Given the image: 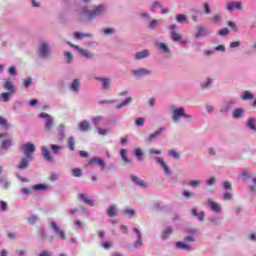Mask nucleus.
<instances>
[{"instance_id": "1", "label": "nucleus", "mask_w": 256, "mask_h": 256, "mask_svg": "<svg viewBox=\"0 0 256 256\" xmlns=\"http://www.w3.org/2000/svg\"><path fill=\"white\" fill-rule=\"evenodd\" d=\"M82 15H86L88 19H95L97 15H102V13H105V6L98 5L95 7L94 11H89L86 8H83L81 11Z\"/></svg>"}, {"instance_id": "2", "label": "nucleus", "mask_w": 256, "mask_h": 256, "mask_svg": "<svg viewBox=\"0 0 256 256\" xmlns=\"http://www.w3.org/2000/svg\"><path fill=\"white\" fill-rule=\"evenodd\" d=\"M20 149L24 153V155H26V157H31V155H33V153H35V144H33L31 142L24 143L20 147Z\"/></svg>"}, {"instance_id": "3", "label": "nucleus", "mask_w": 256, "mask_h": 256, "mask_svg": "<svg viewBox=\"0 0 256 256\" xmlns=\"http://www.w3.org/2000/svg\"><path fill=\"white\" fill-rule=\"evenodd\" d=\"M40 119H45V131H51V129H53V118L51 117V115L42 112L39 115Z\"/></svg>"}, {"instance_id": "4", "label": "nucleus", "mask_w": 256, "mask_h": 256, "mask_svg": "<svg viewBox=\"0 0 256 256\" xmlns=\"http://www.w3.org/2000/svg\"><path fill=\"white\" fill-rule=\"evenodd\" d=\"M68 45H70V47L73 49H76V51H78L82 57H85L86 59H93V54L89 52V50L83 49L71 42H68Z\"/></svg>"}, {"instance_id": "5", "label": "nucleus", "mask_w": 256, "mask_h": 256, "mask_svg": "<svg viewBox=\"0 0 256 256\" xmlns=\"http://www.w3.org/2000/svg\"><path fill=\"white\" fill-rule=\"evenodd\" d=\"M180 117H186L187 119H191V115L185 114V109H183V107H179L178 109H175L173 111L172 118L174 121H179Z\"/></svg>"}, {"instance_id": "6", "label": "nucleus", "mask_w": 256, "mask_h": 256, "mask_svg": "<svg viewBox=\"0 0 256 256\" xmlns=\"http://www.w3.org/2000/svg\"><path fill=\"white\" fill-rule=\"evenodd\" d=\"M95 165H98V167H101V169H105L107 167V164H105V161H103L101 158L90 159L86 164V167H93Z\"/></svg>"}, {"instance_id": "7", "label": "nucleus", "mask_w": 256, "mask_h": 256, "mask_svg": "<svg viewBox=\"0 0 256 256\" xmlns=\"http://www.w3.org/2000/svg\"><path fill=\"white\" fill-rule=\"evenodd\" d=\"M169 29L172 35V41H181V37L183 36L177 32V29H179V26H177V24H173L169 26Z\"/></svg>"}, {"instance_id": "8", "label": "nucleus", "mask_w": 256, "mask_h": 256, "mask_svg": "<svg viewBox=\"0 0 256 256\" xmlns=\"http://www.w3.org/2000/svg\"><path fill=\"white\" fill-rule=\"evenodd\" d=\"M132 231L137 235V241L134 242V249H139L143 245V238L141 237V232L137 228H133Z\"/></svg>"}, {"instance_id": "9", "label": "nucleus", "mask_w": 256, "mask_h": 256, "mask_svg": "<svg viewBox=\"0 0 256 256\" xmlns=\"http://www.w3.org/2000/svg\"><path fill=\"white\" fill-rule=\"evenodd\" d=\"M49 45L47 44V42H43L42 45L39 48V55L40 57H49Z\"/></svg>"}, {"instance_id": "10", "label": "nucleus", "mask_w": 256, "mask_h": 256, "mask_svg": "<svg viewBox=\"0 0 256 256\" xmlns=\"http://www.w3.org/2000/svg\"><path fill=\"white\" fill-rule=\"evenodd\" d=\"M42 156L44 157L45 161H49V163H53L55 161L53 155H51V152L49 149H47V146H42Z\"/></svg>"}, {"instance_id": "11", "label": "nucleus", "mask_w": 256, "mask_h": 256, "mask_svg": "<svg viewBox=\"0 0 256 256\" xmlns=\"http://www.w3.org/2000/svg\"><path fill=\"white\" fill-rule=\"evenodd\" d=\"M78 197L81 201H83V203H85V205H89L90 207L95 206V202L93 200H91L87 194L80 193V194H78Z\"/></svg>"}, {"instance_id": "12", "label": "nucleus", "mask_w": 256, "mask_h": 256, "mask_svg": "<svg viewBox=\"0 0 256 256\" xmlns=\"http://www.w3.org/2000/svg\"><path fill=\"white\" fill-rule=\"evenodd\" d=\"M30 159H31V157H29V156L21 158V160L17 166V169H20V171H23V169H27V167H29Z\"/></svg>"}, {"instance_id": "13", "label": "nucleus", "mask_w": 256, "mask_h": 256, "mask_svg": "<svg viewBox=\"0 0 256 256\" xmlns=\"http://www.w3.org/2000/svg\"><path fill=\"white\" fill-rule=\"evenodd\" d=\"M50 225L52 229H54V232L57 233L59 237H61V239H67L65 232L59 229V225H57V223L51 222Z\"/></svg>"}, {"instance_id": "14", "label": "nucleus", "mask_w": 256, "mask_h": 256, "mask_svg": "<svg viewBox=\"0 0 256 256\" xmlns=\"http://www.w3.org/2000/svg\"><path fill=\"white\" fill-rule=\"evenodd\" d=\"M3 87L8 93H15V85H13V82L11 80H6L3 84Z\"/></svg>"}, {"instance_id": "15", "label": "nucleus", "mask_w": 256, "mask_h": 256, "mask_svg": "<svg viewBox=\"0 0 256 256\" xmlns=\"http://www.w3.org/2000/svg\"><path fill=\"white\" fill-rule=\"evenodd\" d=\"M226 9L228 11H233V9H243V4L241 2H229Z\"/></svg>"}, {"instance_id": "16", "label": "nucleus", "mask_w": 256, "mask_h": 256, "mask_svg": "<svg viewBox=\"0 0 256 256\" xmlns=\"http://www.w3.org/2000/svg\"><path fill=\"white\" fill-rule=\"evenodd\" d=\"M197 32L195 34V37L197 39H203V37H205V35H207V29H205V27L203 26H197Z\"/></svg>"}, {"instance_id": "17", "label": "nucleus", "mask_w": 256, "mask_h": 256, "mask_svg": "<svg viewBox=\"0 0 256 256\" xmlns=\"http://www.w3.org/2000/svg\"><path fill=\"white\" fill-rule=\"evenodd\" d=\"M133 75H135L136 77H143L145 75H151V70L141 68V69H138V70H134Z\"/></svg>"}, {"instance_id": "18", "label": "nucleus", "mask_w": 256, "mask_h": 256, "mask_svg": "<svg viewBox=\"0 0 256 256\" xmlns=\"http://www.w3.org/2000/svg\"><path fill=\"white\" fill-rule=\"evenodd\" d=\"M207 205L212 209V211H214V213H219L221 211V207L219 206V204L213 202V200L211 199L207 200Z\"/></svg>"}, {"instance_id": "19", "label": "nucleus", "mask_w": 256, "mask_h": 256, "mask_svg": "<svg viewBox=\"0 0 256 256\" xmlns=\"http://www.w3.org/2000/svg\"><path fill=\"white\" fill-rule=\"evenodd\" d=\"M93 35L91 33H83V32H75L74 33V39H91Z\"/></svg>"}, {"instance_id": "20", "label": "nucleus", "mask_w": 256, "mask_h": 256, "mask_svg": "<svg viewBox=\"0 0 256 256\" xmlns=\"http://www.w3.org/2000/svg\"><path fill=\"white\" fill-rule=\"evenodd\" d=\"M157 163H159V165H161L162 169H164V173L166 175H169V173H171V170L169 169V166H167V164L165 163V161L163 160V158H156Z\"/></svg>"}, {"instance_id": "21", "label": "nucleus", "mask_w": 256, "mask_h": 256, "mask_svg": "<svg viewBox=\"0 0 256 256\" xmlns=\"http://www.w3.org/2000/svg\"><path fill=\"white\" fill-rule=\"evenodd\" d=\"M163 131H165V128H159L158 131L151 133L149 135V137L147 138V141L149 143H151L154 139H157V137H159V135H161L163 133Z\"/></svg>"}, {"instance_id": "22", "label": "nucleus", "mask_w": 256, "mask_h": 256, "mask_svg": "<svg viewBox=\"0 0 256 256\" xmlns=\"http://www.w3.org/2000/svg\"><path fill=\"white\" fill-rule=\"evenodd\" d=\"M0 127L2 129H4V131H7V130L11 129V124H9V121H7V119L0 116Z\"/></svg>"}, {"instance_id": "23", "label": "nucleus", "mask_w": 256, "mask_h": 256, "mask_svg": "<svg viewBox=\"0 0 256 256\" xmlns=\"http://www.w3.org/2000/svg\"><path fill=\"white\" fill-rule=\"evenodd\" d=\"M131 180L135 185H138L139 187H147V184H145V181L139 179L136 175H131Z\"/></svg>"}, {"instance_id": "24", "label": "nucleus", "mask_w": 256, "mask_h": 256, "mask_svg": "<svg viewBox=\"0 0 256 256\" xmlns=\"http://www.w3.org/2000/svg\"><path fill=\"white\" fill-rule=\"evenodd\" d=\"M79 129L80 131H83L85 133L91 129V125L89 124V122L84 120L79 123Z\"/></svg>"}, {"instance_id": "25", "label": "nucleus", "mask_w": 256, "mask_h": 256, "mask_svg": "<svg viewBox=\"0 0 256 256\" xmlns=\"http://www.w3.org/2000/svg\"><path fill=\"white\" fill-rule=\"evenodd\" d=\"M145 57H149V50H143L135 54V59L137 60L145 59Z\"/></svg>"}, {"instance_id": "26", "label": "nucleus", "mask_w": 256, "mask_h": 256, "mask_svg": "<svg viewBox=\"0 0 256 256\" xmlns=\"http://www.w3.org/2000/svg\"><path fill=\"white\" fill-rule=\"evenodd\" d=\"M176 249H183L184 251H191V246L185 244V242H176Z\"/></svg>"}, {"instance_id": "27", "label": "nucleus", "mask_w": 256, "mask_h": 256, "mask_svg": "<svg viewBox=\"0 0 256 256\" xmlns=\"http://www.w3.org/2000/svg\"><path fill=\"white\" fill-rule=\"evenodd\" d=\"M120 156L124 163H131V160L127 158V150H125L124 148L120 149Z\"/></svg>"}, {"instance_id": "28", "label": "nucleus", "mask_w": 256, "mask_h": 256, "mask_svg": "<svg viewBox=\"0 0 256 256\" xmlns=\"http://www.w3.org/2000/svg\"><path fill=\"white\" fill-rule=\"evenodd\" d=\"M133 101V98L128 97L123 102L116 105V109H121V107H125L127 105H130V103Z\"/></svg>"}, {"instance_id": "29", "label": "nucleus", "mask_w": 256, "mask_h": 256, "mask_svg": "<svg viewBox=\"0 0 256 256\" xmlns=\"http://www.w3.org/2000/svg\"><path fill=\"white\" fill-rule=\"evenodd\" d=\"M67 145H68V148L70 149V151H75V138L69 137Z\"/></svg>"}, {"instance_id": "30", "label": "nucleus", "mask_w": 256, "mask_h": 256, "mask_svg": "<svg viewBox=\"0 0 256 256\" xmlns=\"http://www.w3.org/2000/svg\"><path fill=\"white\" fill-rule=\"evenodd\" d=\"M243 116V109L237 108L233 111V118L234 119H239Z\"/></svg>"}, {"instance_id": "31", "label": "nucleus", "mask_w": 256, "mask_h": 256, "mask_svg": "<svg viewBox=\"0 0 256 256\" xmlns=\"http://www.w3.org/2000/svg\"><path fill=\"white\" fill-rule=\"evenodd\" d=\"M99 81L102 82V85H103V89H110L111 87V83L109 82V79H105V78H98Z\"/></svg>"}, {"instance_id": "32", "label": "nucleus", "mask_w": 256, "mask_h": 256, "mask_svg": "<svg viewBox=\"0 0 256 256\" xmlns=\"http://www.w3.org/2000/svg\"><path fill=\"white\" fill-rule=\"evenodd\" d=\"M32 189L34 191H45V189H47V185L45 184H35L32 186Z\"/></svg>"}, {"instance_id": "33", "label": "nucleus", "mask_w": 256, "mask_h": 256, "mask_svg": "<svg viewBox=\"0 0 256 256\" xmlns=\"http://www.w3.org/2000/svg\"><path fill=\"white\" fill-rule=\"evenodd\" d=\"M11 145H13V141L11 139H6L4 141H2V149H9V147H11Z\"/></svg>"}, {"instance_id": "34", "label": "nucleus", "mask_w": 256, "mask_h": 256, "mask_svg": "<svg viewBox=\"0 0 256 256\" xmlns=\"http://www.w3.org/2000/svg\"><path fill=\"white\" fill-rule=\"evenodd\" d=\"M171 233H173V230L171 228H166L163 232L162 239H169L171 236Z\"/></svg>"}, {"instance_id": "35", "label": "nucleus", "mask_w": 256, "mask_h": 256, "mask_svg": "<svg viewBox=\"0 0 256 256\" xmlns=\"http://www.w3.org/2000/svg\"><path fill=\"white\" fill-rule=\"evenodd\" d=\"M177 23H186L187 22V16L185 14H178L176 17Z\"/></svg>"}, {"instance_id": "36", "label": "nucleus", "mask_w": 256, "mask_h": 256, "mask_svg": "<svg viewBox=\"0 0 256 256\" xmlns=\"http://www.w3.org/2000/svg\"><path fill=\"white\" fill-rule=\"evenodd\" d=\"M11 95H13V93L10 92H3L1 94V99L4 103H7V101H9V98L11 97Z\"/></svg>"}, {"instance_id": "37", "label": "nucleus", "mask_w": 256, "mask_h": 256, "mask_svg": "<svg viewBox=\"0 0 256 256\" xmlns=\"http://www.w3.org/2000/svg\"><path fill=\"white\" fill-rule=\"evenodd\" d=\"M247 127H249L250 129H252L253 131H256V126H255V119L250 118L247 121Z\"/></svg>"}, {"instance_id": "38", "label": "nucleus", "mask_w": 256, "mask_h": 256, "mask_svg": "<svg viewBox=\"0 0 256 256\" xmlns=\"http://www.w3.org/2000/svg\"><path fill=\"white\" fill-rule=\"evenodd\" d=\"M73 177H81L83 175V170L81 168H76L72 170Z\"/></svg>"}, {"instance_id": "39", "label": "nucleus", "mask_w": 256, "mask_h": 256, "mask_svg": "<svg viewBox=\"0 0 256 256\" xmlns=\"http://www.w3.org/2000/svg\"><path fill=\"white\" fill-rule=\"evenodd\" d=\"M0 185H2L5 189H9V182L7 181V178L0 177Z\"/></svg>"}, {"instance_id": "40", "label": "nucleus", "mask_w": 256, "mask_h": 256, "mask_svg": "<svg viewBox=\"0 0 256 256\" xmlns=\"http://www.w3.org/2000/svg\"><path fill=\"white\" fill-rule=\"evenodd\" d=\"M37 221H39V217L37 215H32L28 218V223H30V225H35Z\"/></svg>"}, {"instance_id": "41", "label": "nucleus", "mask_w": 256, "mask_h": 256, "mask_svg": "<svg viewBox=\"0 0 256 256\" xmlns=\"http://www.w3.org/2000/svg\"><path fill=\"white\" fill-rule=\"evenodd\" d=\"M50 148L55 155L59 154V151H61V146L55 144H51Z\"/></svg>"}, {"instance_id": "42", "label": "nucleus", "mask_w": 256, "mask_h": 256, "mask_svg": "<svg viewBox=\"0 0 256 256\" xmlns=\"http://www.w3.org/2000/svg\"><path fill=\"white\" fill-rule=\"evenodd\" d=\"M71 89L72 91H75L77 93V91H79V80H74L71 84Z\"/></svg>"}, {"instance_id": "43", "label": "nucleus", "mask_w": 256, "mask_h": 256, "mask_svg": "<svg viewBox=\"0 0 256 256\" xmlns=\"http://www.w3.org/2000/svg\"><path fill=\"white\" fill-rule=\"evenodd\" d=\"M168 155L173 157V159H180L181 157L175 150H169Z\"/></svg>"}, {"instance_id": "44", "label": "nucleus", "mask_w": 256, "mask_h": 256, "mask_svg": "<svg viewBox=\"0 0 256 256\" xmlns=\"http://www.w3.org/2000/svg\"><path fill=\"white\" fill-rule=\"evenodd\" d=\"M134 155H136L139 161L143 159V152L139 148L134 151Z\"/></svg>"}, {"instance_id": "45", "label": "nucleus", "mask_w": 256, "mask_h": 256, "mask_svg": "<svg viewBox=\"0 0 256 256\" xmlns=\"http://www.w3.org/2000/svg\"><path fill=\"white\" fill-rule=\"evenodd\" d=\"M107 215L109 217H115V206H110V208L107 210Z\"/></svg>"}, {"instance_id": "46", "label": "nucleus", "mask_w": 256, "mask_h": 256, "mask_svg": "<svg viewBox=\"0 0 256 256\" xmlns=\"http://www.w3.org/2000/svg\"><path fill=\"white\" fill-rule=\"evenodd\" d=\"M102 247H103V249H106V250L112 249L113 243L105 241L102 243Z\"/></svg>"}, {"instance_id": "47", "label": "nucleus", "mask_w": 256, "mask_h": 256, "mask_svg": "<svg viewBox=\"0 0 256 256\" xmlns=\"http://www.w3.org/2000/svg\"><path fill=\"white\" fill-rule=\"evenodd\" d=\"M253 94H251L249 91H245L243 96H242V99L244 100H247V99H253Z\"/></svg>"}, {"instance_id": "48", "label": "nucleus", "mask_w": 256, "mask_h": 256, "mask_svg": "<svg viewBox=\"0 0 256 256\" xmlns=\"http://www.w3.org/2000/svg\"><path fill=\"white\" fill-rule=\"evenodd\" d=\"M203 7H204L205 15H209L211 13V7L209 6V4L208 3H204Z\"/></svg>"}, {"instance_id": "49", "label": "nucleus", "mask_w": 256, "mask_h": 256, "mask_svg": "<svg viewBox=\"0 0 256 256\" xmlns=\"http://www.w3.org/2000/svg\"><path fill=\"white\" fill-rule=\"evenodd\" d=\"M201 182L199 181V180H191L190 182H188V185L190 186V187H199V184H200Z\"/></svg>"}, {"instance_id": "50", "label": "nucleus", "mask_w": 256, "mask_h": 256, "mask_svg": "<svg viewBox=\"0 0 256 256\" xmlns=\"http://www.w3.org/2000/svg\"><path fill=\"white\" fill-rule=\"evenodd\" d=\"M229 33V29L227 28H223L221 30H219L218 34L221 36V37H226V35Z\"/></svg>"}, {"instance_id": "51", "label": "nucleus", "mask_w": 256, "mask_h": 256, "mask_svg": "<svg viewBox=\"0 0 256 256\" xmlns=\"http://www.w3.org/2000/svg\"><path fill=\"white\" fill-rule=\"evenodd\" d=\"M96 129H97L99 135H107V133H108L107 130H105V129L99 127L97 124H96Z\"/></svg>"}, {"instance_id": "52", "label": "nucleus", "mask_w": 256, "mask_h": 256, "mask_svg": "<svg viewBox=\"0 0 256 256\" xmlns=\"http://www.w3.org/2000/svg\"><path fill=\"white\" fill-rule=\"evenodd\" d=\"M144 124H145V119H143V118H138L135 121V125H137V127H142V125H144Z\"/></svg>"}, {"instance_id": "53", "label": "nucleus", "mask_w": 256, "mask_h": 256, "mask_svg": "<svg viewBox=\"0 0 256 256\" xmlns=\"http://www.w3.org/2000/svg\"><path fill=\"white\" fill-rule=\"evenodd\" d=\"M159 49L164 51V53H169V47H167L165 43H160L159 44Z\"/></svg>"}, {"instance_id": "54", "label": "nucleus", "mask_w": 256, "mask_h": 256, "mask_svg": "<svg viewBox=\"0 0 256 256\" xmlns=\"http://www.w3.org/2000/svg\"><path fill=\"white\" fill-rule=\"evenodd\" d=\"M183 195H184V197H186V199L195 197V195L192 194L189 190H184Z\"/></svg>"}, {"instance_id": "55", "label": "nucleus", "mask_w": 256, "mask_h": 256, "mask_svg": "<svg viewBox=\"0 0 256 256\" xmlns=\"http://www.w3.org/2000/svg\"><path fill=\"white\" fill-rule=\"evenodd\" d=\"M0 205H1L0 206V211H7V207H8L7 202L1 200Z\"/></svg>"}, {"instance_id": "56", "label": "nucleus", "mask_w": 256, "mask_h": 256, "mask_svg": "<svg viewBox=\"0 0 256 256\" xmlns=\"http://www.w3.org/2000/svg\"><path fill=\"white\" fill-rule=\"evenodd\" d=\"M231 197H233L231 192H225L224 195H223L224 201H229V199H231Z\"/></svg>"}, {"instance_id": "57", "label": "nucleus", "mask_w": 256, "mask_h": 256, "mask_svg": "<svg viewBox=\"0 0 256 256\" xmlns=\"http://www.w3.org/2000/svg\"><path fill=\"white\" fill-rule=\"evenodd\" d=\"M65 57L68 63H71V61H73V55L71 54V52H66Z\"/></svg>"}, {"instance_id": "58", "label": "nucleus", "mask_w": 256, "mask_h": 256, "mask_svg": "<svg viewBox=\"0 0 256 256\" xmlns=\"http://www.w3.org/2000/svg\"><path fill=\"white\" fill-rule=\"evenodd\" d=\"M241 42L235 41L230 44L231 49H235V47H240Z\"/></svg>"}, {"instance_id": "59", "label": "nucleus", "mask_w": 256, "mask_h": 256, "mask_svg": "<svg viewBox=\"0 0 256 256\" xmlns=\"http://www.w3.org/2000/svg\"><path fill=\"white\" fill-rule=\"evenodd\" d=\"M8 72H9V75H17V70L15 69L14 66L10 67Z\"/></svg>"}, {"instance_id": "60", "label": "nucleus", "mask_w": 256, "mask_h": 256, "mask_svg": "<svg viewBox=\"0 0 256 256\" xmlns=\"http://www.w3.org/2000/svg\"><path fill=\"white\" fill-rule=\"evenodd\" d=\"M149 27H150V29H155L157 27V20H152L149 23Z\"/></svg>"}, {"instance_id": "61", "label": "nucleus", "mask_w": 256, "mask_h": 256, "mask_svg": "<svg viewBox=\"0 0 256 256\" xmlns=\"http://www.w3.org/2000/svg\"><path fill=\"white\" fill-rule=\"evenodd\" d=\"M228 27H231V29H234V31H237V26L235 25V22L229 21Z\"/></svg>"}, {"instance_id": "62", "label": "nucleus", "mask_w": 256, "mask_h": 256, "mask_svg": "<svg viewBox=\"0 0 256 256\" xmlns=\"http://www.w3.org/2000/svg\"><path fill=\"white\" fill-rule=\"evenodd\" d=\"M223 187H224V189H231V182H229V181L224 182Z\"/></svg>"}, {"instance_id": "63", "label": "nucleus", "mask_w": 256, "mask_h": 256, "mask_svg": "<svg viewBox=\"0 0 256 256\" xmlns=\"http://www.w3.org/2000/svg\"><path fill=\"white\" fill-rule=\"evenodd\" d=\"M31 85V78H27L26 80H24V87H29Z\"/></svg>"}, {"instance_id": "64", "label": "nucleus", "mask_w": 256, "mask_h": 256, "mask_svg": "<svg viewBox=\"0 0 256 256\" xmlns=\"http://www.w3.org/2000/svg\"><path fill=\"white\" fill-rule=\"evenodd\" d=\"M159 7H161V3H159V2H154V3H153V6H152V11H155V9H157V8H159Z\"/></svg>"}]
</instances>
